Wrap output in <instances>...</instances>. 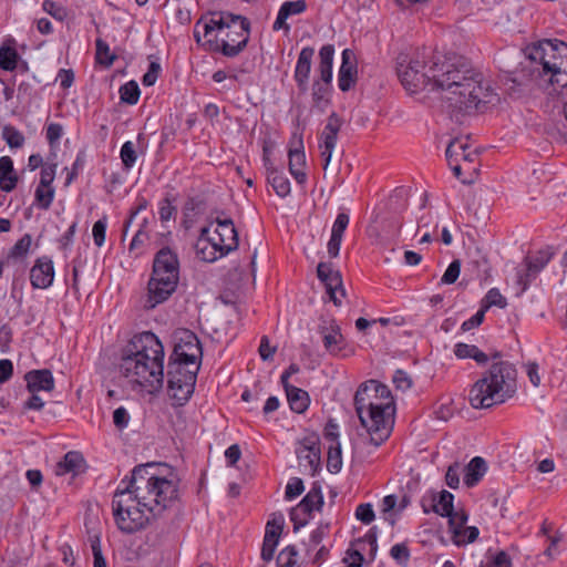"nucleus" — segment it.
Instances as JSON below:
<instances>
[{"instance_id": "nucleus-26", "label": "nucleus", "mask_w": 567, "mask_h": 567, "mask_svg": "<svg viewBox=\"0 0 567 567\" xmlns=\"http://www.w3.org/2000/svg\"><path fill=\"white\" fill-rule=\"evenodd\" d=\"M24 379L27 381V389L31 393L39 391L51 392L54 390V378L48 369L29 371Z\"/></svg>"}, {"instance_id": "nucleus-34", "label": "nucleus", "mask_w": 567, "mask_h": 567, "mask_svg": "<svg viewBox=\"0 0 567 567\" xmlns=\"http://www.w3.org/2000/svg\"><path fill=\"white\" fill-rule=\"evenodd\" d=\"M365 385V398L367 401H373L372 399H388L390 398V389L384 383L377 380H368L361 383L357 391H360Z\"/></svg>"}, {"instance_id": "nucleus-6", "label": "nucleus", "mask_w": 567, "mask_h": 567, "mask_svg": "<svg viewBox=\"0 0 567 567\" xmlns=\"http://www.w3.org/2000/svg\"><path fill=\"white\" fill-rule=\"evenodd\" d=\"M217 30L224 33L221 39L209 38L202 45L210 52H219L227 58L241 53L249 41L250 22L247 18L231 13H213L204 23V37L212 35Z\"/></svg>"}, {"instance_id": "nucleus-39", "label": "nucleus", "mask_w": 567, "mask_h": 567, "mask_svg": "<svg viewBox=\"0 0 567 567\" xmlns=\"http://www.w3.org/2000/svg\"><path fill=\"white\" fill-rule=\"evenodd\" d=\"M1 137L6 141L10 148H20L24 145L25 137L17 127L6 124L2 127Z\"/></svg>"}, {"instance_id": "nucleus-21", "label": "nucleus", "mask_w": 567, "mask_h": 567, "mask_svg": "<svg viewBox=\"0 0 567 567\" xmlns=\"http://www.w3.org/2000/svg\"><path fill=\"white\" fill-rule=\"evenodd\" d=\"M318 329L319 333L322 336L324 349L332 355L341 354L344 338L341 333L340 326L336 320H323Z\"/></svg>"}, {"instance_id": "nucleus-8", "label": "nucleus", "mask_w": 567, "mask_h": 567, "mask_svg": "<svg viewBox=\"0 0 567 567\" xmlns=\"http://www.w3.org/2000/svg\"><path fill=\"white\" fill-rule=\"evenodd\" d=\"M354 409L361 425L370 435L371 442L379 446L390 436V427L386 426L385 410L390 408V402L381 403L367 401L365 385L354 394Z\"/></svg>"}, {"instance_id": "nucleus-46", "label": "nucleus", "mask_w": 567, "mask_h": 567, "mask_svg": "<svg viewBox=\"0 0 567 567\" xmlns=\"http://www.w3.org/2000/svg\"><path fill=\"white\" fill-rule=\"evenodd\" d=\"M480 530L475 526H465L461 529V532H455V536L452 537L453 542L457 546L471 544L475 542L478 537Z\"/></svg>"}, {"instance_id": "nucleus-14", "label": "nucleus", "mask_w": 567, "mask_h": 567, "mask_svg": "<svg viewBox=\"0 0 567 567\" xmlns=\"http://www.w3.org/2000/svg\"><path fill=\"white\" fill-rule=\"evenodd\" d=\"M342 124L343 120L336 112H332L328 116L324 128L320 135L319 150L324 171L328 168L331 161Z\"/></svg>"}, {"instance_id": "nucleus-53", "label": "nucleus", "mask_w": 567, "mask_h": 567, "mask_svg": "<svg viewBox=\"0 0 567 567\" xmlns=\"http://www.w3.org/2000/svg\"><path fill=\"white\" fill-rule=\"evenodd\" d=\"M392 383H394L396 390L404 392L405 390H410L412 388L413 380L409 373L398 369L392 377Z\"/></svg>"}, {"instance_id": "nucleus-47", "label": "nucleus", "mask_w": 567, "mask_h": 567, "mask_svg": "<svg viewBox=\"0 0 567 567\" xmlns=\"http://www.w3.org/2000/svg\"><path fill=\"white\" fill-rule=\"evenodd\" d=\"M537 276H538V274H533V268H530L528 266H525L524 269L517 270V274H516V284L518 286L517 295H520L524 291H526L527 288L529 287V285L532 284V281L535 280Z\"/></svg>"}, {"instance_id": "nucleus-63", "label": "nucleus", "mask_w": 567, "mask_h": 567, "mask_svg": "<svg viewBox=\"0 0 567 567\" xmlns=\"http://www.w3.org/2000/svg\"><path fill=\"white\" fill-rule=\"evenodd\" d=\"M445 483L451 488H457L460 485V464L457 462L447 467Z\"/></svg>"}, {"instance_id": "nucleus-27", "label": "nucleus", "mask_w": 567, "mask_h": 567, "mask_svg": "<svg viewBox=\"0 0 567 567\" xmlns=\"http://www.w3.org/2000/svg\"><path fill=\"white\" fill-rule=\"evenodd\" d=\"M19 183V175L14 169L13 159L10 156L0 157V189L11 193Z\"/></svg>"}, {"instance_id": "nucleus-2", "label": "nucleus", "mask_w": 567, "mask_h": 567, "mask_svg": "<svg viewBox=\"0 0 567 567\" xmlns=\"http://www.w3.org/2000/svg\"><path fill=\"white\" fill-rule=\"evenodd\" d=\"M432 78L434 90L441 91V100L451 116L476 112L495 95L483 74L462 55L435 56Z\"/></svg>"}, {"instance_id": "nucleus-60", "label": "nucleus", "mask_w": 567, "mask_h": 567, "mask_svg": "<svg viewBox=\"0 0 567 567\" xmlns=\"http://www.w3.org/2000/svg\"><path fill=\"white\" fill-rule=\"evenodd\" d=\"M42 9L58 20H63L66 14L65 9L53 0H44Z\"/></svg>"}, {"instance_id": "nucleus-35", "label": "nucleus", "mask_w": 567, "mask_h": 567, "mask_svg": "<svg viewBox=\"0 0 567 567\" xmlns=\"http://www.w3.org/2000/svg\"><path fill=\"white\" fill-rule=\"evenodd\" d=\"M146 226H147V219H144L143 224L141 225L137 233L134 235V237L128 246V252L134 258H138L145 251L146 243L150 239L148 233L146 231Z\"/></svg>"}, {"instance_id": "nucleus-44", "label": "nucleus", "mask_w": 567, "mask_h": 567, "mask_svg": "<svg viewBox=\"0 0 567 567\" xmlns=\"http://www.w3.org/2000/svg\"><path fill=\"white\" fill-rule=\"evenodd\" d=\"M95 47H96V53H95L96 61L100 64H103L105 66H111L116 56L111 53L109 44L104 40L99 38L95 41Z\"/></svg>"}, {"instance_id": "nucleus-5", "label": "nucleus", "mask_w": 567, "mask_h": 567, "mask_svg": "<svg viewBox=\"0 0 567 567\" xmlns=\"http://www.w3.org/2000/svg\"><path fill=\"white\" fill-rule=\"evenodd\" d=\"M517 371L507 361L493 363L472 386L468 395L474 409H487L504 403L516 392Z\"/></svg>"}, {"instance_id": "nucleus-49", "label": "nucleus", "mask_w": 567, "mask_h": 567, "mask_svg": "<svg viewBox=\"0 0 567 567\" xmlns=\"http://www.w3.org/2000/svg\"><path fill=\"white\" fill-rule=\"evenodd\" d=\"M449 517V527L452 533V537L455 536V532H461L463 527H465V524L467 522V514L461 509V511H453Z\"/></svg>"}, {"instance_id": "nucleus-43", "label": "nucleus", "mask_w": 567, "mask_h": 567, "mask_svg": "<svg viewBox=\"0 0 567 567\" xmlns=\"http://www.w3.org/2000/svg\"><path fill=\"white\" fill-rule=\"evenodd\" d=\"M120 99L122 102L134 105L140 100V87L135 81H128L120 87Z\"/></svg>"}, {"instance_id": "nucleus-11", "label": "nucleus", "mask_w": 567, "mask_h": 567, "mask_svg": "<svg viewBox=\"0 0 567 567\" xmlns=\"http://www.w3.org/2000/svg\"><path fill=\"white\" fill-rule=\"evenodd\" d=\"M445 155L454 176L464 184L472 183L477 173V152L470 150L466 142L453 138L446 147Z\"/></svg>"}, {"instance_id": "nucleus-28", "label": "nucleus", "mask_w": 567, "mask_h": 567, "mask_svg": "<svg viewBox=\"0 0 567 567\" xmlns=\"http://www.w3.org/2000/svg\"><path fill=\"white\" fill-rule=\"evenodd\" d=\"M323 504V496L321 488L318 485H313L300 503L293 508V515L302 514L303 516H310L315 509H320Z\"/></svg>"}, {"instance_id": "nucleus-23", "label": "nucleus", "mask_w": 567, "mask_h": 567, "mask_svg": "<svg viewBox=\"0 0 567 567\" xmlns=\"http://www.w3.org/2000/svg\"><path fill=\"white\" fill-rule=\"evenodd\" d=\"M86 468L87 464L82 453L79 451H69L64 454L62 460L56 463L54 474L56 476L71 474L74 477L85 473Z\"/></svg>"}, {"instance_id": "nucleus-58", "label": "nucleus", "mask_w": 567, "mask_h": 567, "mask_svg": "<svg viewBox=\"0 0 567 567\" xmlns=\"http://www.w3.org/2000/svg\"><path fill=\"white\" fill-rule=\"evenodd\" d=\"M392 558L401 566H406L410 560V550L405 543L392 546Z\"/></svg>"}, {"instance_id": "nucleus-56", "label": "nucleus", "mask_w": 567, "mask_h": 567, "mask_svg": "<svg viewBox=\"0 0 567 567\" xmlns=\"http://www.w3.org/2000/svg\"><path fill=\"white\" fill-rule=\"evenodd\" d=\"M148 207V200L143 196H137L134 206L131 208L130 217L124 223L123 236L126 235L127 229L133 221L134 217L142 210H145Z\"/></svg>"}, {"instance_id": "nucleus-45", "label": "nucleus", "mask_w": 567, "mask_h": 567, "mask_svg": "<svg viewBox=\"0 0 567 567\" xmlns=\"http://www.w3.org/2000/svg\"><path fill=\"white\" fill-rule=\"evenodd\" d=\"M122 164L126 171H130L136 163L137 154L133 142H125L120 151Z\"/></svg>"}, {"instance_id": "nucleus-16", "label": "nucleus", "mask_w": 567, "mask_h": 567, "mask_svg": "<svg viewBox=\"0 0 567 567\" xmlns=\"http://www.w3.org/2000/svg\"><path fill=\"white\" fill-rule=\"evenodd\" d=\"M318 278L323 282L329 299L336 305L341 306L346 291L342 286L341 274L334 270L331 264L320 262L317 267Z\"/></svg>"}, {"instance_id": "nucleus-19", "label": "nucleus", "mask_w": 567, "mask_h": 567, "mask_svg": "<svg viewBox=\"0 0 567 567\" xmlns=\"http://www.w3.org/2000/svg\"><path fill=\"white\" fill-rule=\"evenodd\" d=\"M54 266L48 256L35 259L34 265L30 269V282L34 289H47L53 284Z\"/></svg>"}, {"instance_id": "nucleus-30", "label": "nucleus", "mask_w": 567, "mask_h": 567, "mask_svg": "<svg viewBox=\"0 0 567 567\" xmlns=\"http://www.w3.org/2000/svg\"><path fill=\"white\" fill-rule=\"evenodd\" d=\"M464 484L467 487L475 486L485 475L487 464L481 456L473 457L465 467Z\"/></svg>"}, {"instance_id": "nucleus-13", "label": "nucleus", "mask_w": 567, "mask_h": 567, "mask_svg": "<svg viewBox=\"0 0 567 567\" xmlns=\"http://www.w3.org/2000/svg\"><path fill=\"white\" fill-rule=\"evenodd\" d=\"M203 355L200 342L195 333L186 330L176 342L169 363H181L194 370H199V362Z\"/></svg>"}, {"instance_id": "nucleus-4", "label": "nucleus", "mask_w": 567, "mask_h": 567, "mask_svg": "<svg viewBox=\"0 0 567 567\" xmlns=\"http://www.w3.org/2000/svg\"><path fill=\"white\" fill-rule=\"evenodd\" d=\"M565 51L567 44L560 40H543L525 49L527 63L523 71L538 87L547 89L549 84L559 83L566 76Z\"/></svg>"}, {"instance_id": "nucleus-22", "label": "nucleus", "mask_w": 567, "mask_h": 567, "mask_svg": "<svg viewBox=\"0 0 567 567\" xmlns=\"http://www.w3.org/2000/svg\"><path fill=\"white\" fill-rule=\"evenodd\" d=\"M313 55L315 49L312 47H305L299 52L295 68L293 80L300 93H306L309 89V79Z\"/></svg>"}, {"instance_id": "nucleus-10", "label": "nucleus", "mask_w": 567, "mask_h": 567, "mask_svg": "<svg viewBox=\"0 0 567 567\" xmlns=\"http://www.w3.org/2000/svg\"><path fill=\"white\" fill-rule=\"evenodd\" d=\"M333 59L334 47L332 44L322 45L319 50L317 75L311 84L312 109L320 113H323L331 104Z\"/></svg>"}, {"instance_id": "nucleus-24", "label": "nucleus", "mask_w": 567, "mask_h": 567, "mask_svg": "<svg viewBox=\"0 0 567 567\" xmlns=\"http://www.w3.org/2000/svg\"><path fill=\"white\" fill-rule=\"evenodd\" d=\"M262 161L266 169L268 184L271 185L277 196L281 198L287 197L291 192L289 179L287 178L282 171L275 166V164L271 162V159L266 153L264 154Z\"/></svg>"}, {"instance_id": "nucleus-25", "label": "nucleus", "mask_w": 567, "mask_h": 567, "mask_svg": "<svg viewBox=\"0 0 567 567\" xmlns=\"http://www.w3.org/2000/svg\"><path fill=\"white\" fill-rule=\"evenodd\" d=\"M301 465L309 467L315 475L321 464L320 447L317 442L305 439L296 451Z\"/></svg>"}, {"instance_id": "nucleus-36", "label": "nucleus", "mask_w": 567, "mask_h": 567, "mask_svg": "<svg viewBox=\"0 0 567 567\" xmlns=\"http://www.w3.org/2000/svg\"><path fill=\"white\" fill-rule=\"evenodd\" d=\"M32 237L30 234H24L9 250L7 255V262L11 260H22L24 259L31 248Z\"/></svg>"}, {"instance_id": "nucleus-55", "label": "nucleus", "mask_w": 567, "mask_h": 567, "mask_svg": "<svg viewBox=\"0 0 567 567\" xmlns=\"http://www.w3.org/2000/svg\"><path fill=\"white\" fill-rule=\"evenodd\" d=\"M460 272H461V260L455 259L449 265L447 269L443 274V276L441 278V284H443V285L454 284L457 280Z\"/></svg>"}, {"instance_id": "nucleus-1", "label": "nucleus", "mask_w": 567, "mask_h": 567, "mask_svg": "<svg viewBox=\"0 0 567 567\" xmlns=\"http://www.w3.org/2000/svg\"><path fill=\"white\" fill-rule=\"evenodd\" d=\"M178 501L179 486L175 475L161 474L159 467L153 463L137 465L113 494L115 525L124 534H134L146 528Z\"/></svg>"}, {"instance_id": "nucleus-40", "label": "nucleus", "mask_w": 567, "mask_h": 567, "mask_svg": "<svg viewBox=\"0 0 567 567\" xmlns=\"http://www.w3.org/2000/svg\"><path fill=\"white\" fill-rule=\"evenodd\" d=\"M280 535L277 533H274L270 529L265 530L262 547H261V558L265 561H270L274 558V554L276 550V547L278 545Z\"/></svg>"}, {"instance_id": "nucleus-32", "label": "nucleus", "mask_w": 567, "mask_h": 567, "mask_svg": "<svg viewBox=\"0 0 567 567\" xmlns=\"http://www.w3.org/2000/svg\"><path fill=\"white\" fill-rule=\"evenodd\" d=\"M287 400L290 409L296 413H303L310 404V398L307 391L300 388H290L287 392Z\"/></svg>"}, {"instance_id": "nucleus-37", "label": "nucleus", "mask_w": 567, "mask_h": 567, "mask_svg": "<svg viewBox=\"0 0 567 567\" xmlns=\"http://www.w3.org/2000/svg\"><path fill=\"white\" fill-rule=\"evenodd\" d=\"M433 502V512L440 516L446 517L455 511L453 505L454 495L449 491L443 489L440 492L437 499L434 497Z\"/></svg>"}, {"instance_id": "nucleus-52", "label": "nucleus", "mask_w": 567, "mask_h": 567, "mask_svg": "<svg viewBox=\"0 0 567 567\" xmlns=\"http://www.w3.org/2000/svg\"><path fill=\"white\" fill-rule=\"evenodd\" d=\"M279 10L285 13L287 18L301 14L307 10V2L306 0L286 1L281 4Z\"/></svg>"}, {"instance_id": "nucleus-38", "label": "nucleus", "mask_w": 567, "mask_h": 567, "mask_svg": "<svg viewBox=\"0 0 567 567\" xmlns=\"http://www.w3.org/2000/svg\"><path fill=\"white\" fill-rule=\"evenodd\" d=\"M554 252L549 249H543L537 251L535 255H528L525 257V266L533 268V274H539L542 269L549 262Z\"/></svg>"}, {"instance_id": "nucleus-29", "label": "nucleus", "mask_w": 567, "mask_h": 567, "mask_svg": "<svg viewBox=\"0 0 567 567\" xmlns=\"http://www.w3.org/2000/svg\"><path fill=\"white\" fill-rule=\"evenodd\" d=\"M388 225L385 216L377 214L367 228V235L371 239L372 244L386 247L388 241Z\"/></svg>"}, {"instance_id": "nucleus-54", "label": "nucleus", "mask_w": 567, "mask_h": 567, "mask_svg": "<svg viewBox=\"0 0 567 567\" xmlns=\"http://www.w3.org/2000/svg\"><path fill=\"white\" fill-rule=\"evenodd\" d=\"M396 197L401 199L396 209H395V217L392 216V225L395 223L399 228L402 226V218L401 214L408 208V189L405 188H398L396 189Z\"/></svg>"}, {"instance_id": "nucleus-42", "label": "nucleus", "mask_w": 567, "mask_h": 567, "mask_svg": "<svg viewBox=\"0 0 567 567\" xmlns=\"http://www.w3.org/2000/svg\"><path fill=\"white\" fill-rule=\"evenodd\" d=\"M53 198H54V188L52 186H42L41 184H39L35 188V193H34V200H35V205L43 209V210H47L50 208L52 202H53Z\"/></svg>"}, {"instance_id": "nucleus-3", "label": "nucleus", "mask_w": 567, "mask_h": 567, "mask_svg": "<svg viewBox=\"0 0 567 567\" xmlns=\"http://www.w3.org/2000/svg\"><path fill=\"white\" fill-rule=\"evenodd\" d=\"M164 347L157 336L144 331L132 338L118 369L133 390L157 393L164 383Z\"/></svg>"}, {"instance_id": "nucleus-9", "label": "nucleus", "mask_w": 567, "mask_h": 567, "mask_svg": "<svg viewBox=\"0 0 567 567\" xmlns=\"http://www.w3.org/2000/svg\"><path fill=\"white\" fill-rule=\"evenodd\" d=\"M396 75L406 92L413 94L422 90H434L432 63L420 59L419 53H400L396 58Z\"/></svg>"}, {"instance_id": "nucleus-17", "label": "nucleus", "mask_w": 567, "mask_h": 567, "mask_svg": "<svg viewBox=\"0 0 567 567\" xmlns=\"http://www.w3.org/2000/svg\"><path fill=\"white\" fill-rule=\"evenodd\" d=\"M152 274L179 280V259L171 247H162L154 256Z\"/></svg>"}, {"instance_id": "nucleus-61", "label": "nucleus", "mask_w": 567, "mask_h": 567, "mask_svg": "<svg viewBox=\"0 0 567 567\" xmlns=\"http://www.w3.org/2000/svg\"><path fill=\"white\" fill-rule=\"evenodd\" d=\"M303 489H305V486H303L302 480L298 478V477H293L288 482V484L286 486L285 496L287 499H292V498L301 495Z\"/></svg>"}, {"instance_id": "nucleus-33", "label": "nucleus", "mask_w": 567, "mask_h": 567, "mask_svg": "<svg viewBox=\"0 0 567 567\" xmlns=\"http://www.w3.org/2000/svg\"><path fill=\"white\" fill-rule=\"evenodd\" d=\"M454 354L458 359H473L478 364H484L488 360V355L481 351L476 346L462 342L455 344Z\"/></svg>"}, {"instance_id": "nucleus-57", "label": "nucleus", "mask_w": 567, "mask_h": 567, "mask_svg": "<svg viewBox=\"0 0 567 567\" xmlns=\"http://www.w3.org/2000/svg\"><path fill=\"white\" fill-rule=\"evenodd\" d=\"M91 549L93 554L94 567H107L106 560L102 554L101 540L99 536L91 538Z\"/></svg>"}, {"instance_id": "nucleus-12", "label": "nucleus", "mask_w": 567, "mask_h": 567, "mask_svg": "<svg viewBox=\"0 0 567 567\" xmlns=\"http://www.w3.org/2000/svg\"><path fill=\"white\" fill-rule=\"evenodd\" d=\"M197 370L169 363L167 371V393L174 405L182 406L192 398L197 380Z\"/></svg>"}, {"instance_id": "nucleus-31", "label": "nucleus", "mask_w": 567, "mask_h": 567, "mask_svg": "<svg viewBox=\"0 0 567 567\" xmlns=\"http://www.w3.org/2000/svg\"><path fill=\"white\" fill-rule=\"evenodd\" d=\"M14 45V39H7L0 45V69L10 72L17 69L20 56Z\"/></svg>"}, {"instance_id": "nucleus-51", "label": "nucleus", "mask_w": 567, "mask_h": 567, "mask_svg": "<svg viewBox=\"0 0 567 567\" xmlns=\"http://www.w3.org/2000/svg\"><path fill=\"white\" fill-rule=\"evenodd\" d=\"M107 227V216L104 215L102 218L96 220L92 228V236L96 247H102L105 241Z\"/></svg>"}, {"instance_id": "nucleus-7", "label": "nucleus", "mask_w": 567, "mask_h": 567, "mask_svg": "<svg viewBox=\"0 0 567 567\" xmlns=\"http://www.w3.org/2000/svg\"><path fill=\"white\" fill-rule=\"evenodd\" d=\"M238 245V233L233 219H225L218 221L213 234L209 226L203 227L195 248L200 260L214 262L236 250Z\"/></svg>"}, {"instance_id": "nucleus-59", "label": "nucleus", "mask_w": 567, "mask_h": 567, "mask_svg": "<svg viewBox=\"0 0 567 567\" xmlns=\"http://www.w3.org/2000/svg\"><path fill=\"white\" fill-rule=\"evenodd\" d=\"M323 437L330 444H340L339 442V425L333 419H329L323 429Z\"/></svg>"}, {"instance_id": "nucleus-50", "label": "nucleus", "mask_w": 567, "mask_h": 567, "mask_svg": "<svg viewBox=\"0 0 567 567\" xmlns=\"http://www.w3.org/2000/svg\"><path fill=\"white\" fill-rule=\"evenodd\" d=\"M297 555L298 551L295 546H287L284 548L277 558V564L279 567H293L297 565Z\"/></svg>"}, {"instance_id": "nucleus-18", "label": "nucleus", "mask_w": 567, "mask_h": 567, "mask_svg": "<svg viewBox=\"0 0 567 567\" xmlns=\"http://www.w3.org/2000/svg\"><path fill=\"white\" fill-rule=\"evenodd\" d=\"M358 81V61L353 50L344 49L341 54V65L338 71V86L348 92Z\"/></svg>"}, {"instance_id": "nucleus-15", "label": "nucleus", "mask_w": 567, "mask_h": 567, "mask_svg": "<svg viewBox=\"0 0 567 567\" xmlns=\"http://www.w3.org/2000/svg\"><path fill=\"white\" fill-rule=\"evenodd\" d=\"M178 280L164 276H151L147 285V298L144 303L145 309H154L157 305L166 301L176 290Z\"/></svg>"}, {"instance_id": "nucleus-20", "label": "nucleus", "mask_w": 567, "mask_h": 567, "mask_svg": "<svg viewBox=\"0 0 567 567\" xmlns=\"http://www.w3.org/2000/svg\"><path fill=\"white\" fill-rule=\"evenodd\" d=\"M288 167L289 173L295 178V181L303 185L307 182V173L305 172L306 166V155L303 151V142L300 136L298 140H292L290 142V147L288 150Z\"/></svg>"}, {"instance_id": "nucleus-62", "label": "nucleus", "mask_w": 567, "mask_h": 567, "mask_svg": "<svg viewBox=\"0 0 567 567\" xmlns=\"http://www.w3.org/2000/svg\"><path fill=\"white\" fill-rule=\"evenodd\" d=\"M161 73V65L158 62L153 61L148 65L147 72L142 78V83L144 86H152L158 79Z\"/></svg>"}, {"instance_id": "nucleus-41", "label": "nucleus", "mask_w": 567, "mask_h": 567, "mask_svg": "<svg viewBox=\"0 0 567 567\" xmlns=\"http://www.w3.org/2000/svg\"><path fill=\"white\" fill-rule=\"evenodd\" d=\"M342 467V452L341 444H329L328 447V456H327V470L337 474L341 471Z\"/></svg>"}, {"instance_id": "nucleus-64", "label": "nucleus", "mask_w": 567, "mask_h": 567, "mask_svg": "<svg viewBox=\"0 0 567 567\" xmlns=\"http://www.w3.org/2000/svg\"><path fill=\"white\" fill-rule=\"evenodd\" d=\"M349 215L346 214V213H339L337 215V218L333 223V226H332V229H331V235L332 236H337V237H343V233L344 230L347 229L348 225H349Z\"/></svg>"}, {"instance_id": "nucleus-48", "label": "nucleus", "mask_w": 567, "mask_h": 567, "mask_svg": "<svg viewBox=\"0 0 567 567\" xmlns=\"http://www.w3.org/2000/svg\"><path fill=\"white\" fill-rule=\"evenodd\" d=\"M507 305L505 297L498 291L496 288H492L488 290L484 298V303L482 306V309L485 311L489 309L491 307H499L505 308Z\"/></svg>"}]
</instances>
